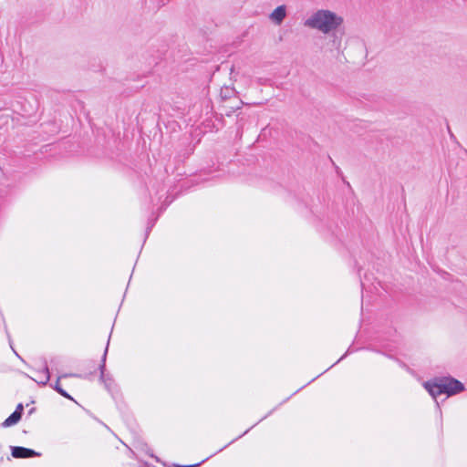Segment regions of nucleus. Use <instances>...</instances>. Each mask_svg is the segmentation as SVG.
<instances>
[{
	"mask_svg": "<svg viewBox=\"0 0 467 467\" xmlns=\"http://www.w3.org/2000/svg\"><path fill=\"white\" fill-rule=\"evenodd\" d=\"M67 377H80L79 375L78 374H64V375H61L57 378V379L56 380V382L54 384H51V387L57 392L59 393L62 397L67 399V400H74V399L60 386V379H63V378H67Z\"/></svg>",
	"mask_w": 467,
	"mask_h": 467,
	"instance_id": "nucleus-6",
	"label": "nucleus"
},
{
	"mask_svg": "<svg viewBox=\"0 0 467 467\" xmlns=\"http://www.w3.org/2000/svg\"><path fill=\"white\" fill-rule=\"evenodd\" d=\"M36 374V379H31L34 381H36L38 385L46 386L50 379V372L47 366V362L45 358L43 359V368L41 370H37Z\"/></svg>",
	"mask_w": 467,
	"mask_h": 467,
	"instance_id": "nucleus-5",
	"label": "nucleus"
},
{
	"mask_svg": "<svg viewBox=\"0 0 467 467\" xmlns=\"http://www.w3.org/2000/svg\"><path fill=\"white\" fill-rule=\"evenodd\" d=\"M343 18L330 10L320 9L308 17L304 25L307 27L317 29L324 34H328L339 27Z\"/></svg>",
	"mask_w": 467,
	"mask_h": 467,
	"instance_id": "nucleus-2",
	"label": "nucleus"
},
{
	"mask_svg": "<svg viewBox=\"0 0 467 467\" xmlns=\"http://www.w3.org/2000/svg\"><path fill=\"white\" fill-rule=\"evenodd\" d=\"M23 411H24V406H23V404H22V403H19V404L16 406V410H15L14 413H18V416H20V418H22Z\"/></svg>",
	"mask_w": 467,
	"mask_h": 467,
	"instance_id": "nucleus-13",
	"label": "nucleus"
},
{
	"mask_svg": "<svg viewBox=\"0 0 467 467\" xmlns=\"http://www.w3.org/2000/svg\"><path fill=\"white\" fill-rule=\"evenodd\" d=\"M355 349H353L351 347H349L348 348V350L346 351V353L337 360L336 361L330 368L334 367L335 365H337V363H339L341 360H343L348 355H349L350 353L354 352Z\"/></svg>",
	"mask_w": 467,
	"mask_h": 467,
	"instance_id": "nucleus-11",
	"label": "nucleus"
},
{
	"mask_svg": "<svg viewBox=\"0 0 467 467\" xmlns=\"http://www.w3.org/2000/svg\"><path fill=\"white\" fill-rule=\"evenodd\" d=\"M168 196L166 198V200H168ZM173 199H171L170 201H166V203L164 205H162L161 208H160V213H161L163 210L166 209V207L171 203L172 202Z\"/></svg>",
	"mask_w": 467,
	"mask_h": 467,
	"instance_id": "nucleus-16",
	"label": "nucleus"
},
{
	"mask_svg": "<svg viewBox=\"0 0 467 467\" xmlns=\"http://www.w3.org/2000/svg\"><path fill=\"white\" fill-rule=\"evenodd\" d=\"M305 386L301 387L300 389H296V391H295L292 395H295L296 393L299 392V390H301Z\"/></svg>",
	"mask_w": 467,
	"mask_h": 467,
	"instance_id": "nucleus-19",
	"label": "nucleus"
},
{
	"mask_svg": "<svg viewBox=\"0 0 467 467\" xmlns=\"http://www.w3.org/2000/svg\"><path fill=\"white\" fill-rule=\"evenodd\" d=\"M110 336L108 338L107 345L104 350V353L101 357L100 364L99 366V369L100 372L99 379L104 384L105 389L109 392V394L115 398L116 395L119 393V389L117 384L115 383V380L111 377V375L107 374L106 371V360H107V355L109 350V345Z\"/></svg>",
	"mask_w": 467,
	"mask_h": 467,
	"instance_id": "nucleus-3",
	"label": "nucleus"
},
{
	"mask_svg": "<svg viewBox=\"0 0 467 467\" xmlns=\"http://www.w3.org/2000/svg\"><path fill=\"white\" fill-rule=\"evenodd\" d=\"M204 461L198 462L196 464H191V465H182V464H174L173 467H198L200 466Z\"/></svg>",
	"mask_w": 467,
	"mask_h": 467,
	"instance_id": "nucleus-14",
	"label": "nucleus"
},
{
	"mask_svg": "<svg viewBox=\"0 0 467 467\" xmlns=\"http://www.w3.org/2000/svg\"><path fill=\"white\" fill-rule=\"evenodd\" d=\"M158 217H159V215L154 216V214L151 213L150 217L148 219L147 227H146V230H145L144 242L148 238L151 229L154 227V225H155V223H156V222L158 220Z\"/></svg>",
	"mask_w": 467,
	"mask_h": 467,
	"instance_id": "nucleus-9",
	"label": "nucleus"
},
{
	"mask_svg": "<svg viewBox=\"0 0 467 467\" xmlns=\"http://www.w3.org/2000/svg\"><path fill=\"white\" fill-rule=\"evenodd\" d=\"M329 368H328L327 369V371ZM325 372H326V370H325L324 372H322L321 374H319V375L317 376V378H318V377H320L321 375H323ZM317 379V377H316L315 379H312V380H310L307 384L311 383L312 381H315V379Z\"/></svg>",
	"mask_w": 467,
	"mask_h": 467,
	"instance_id": "nucleus-17",
	"label": "nucleus"
},
{
	"mask_svg": "<svg viewBox=\"0 0 467 467\" xmlns=\"http://www.w3.org/2000/svg\"><path fill=\"white\" fill-rule=\"evenodd\" d=\"M35 411V408H32L30 410H29V414H32L33 412Z\"/></svg>",
	"mask_w": 467,
	"mask_h": 467,
	"instance_id": "nucleus-21",
	"label": "nucleus"
},
{
	"mask_svg": "<svg viewBox=\"0 0 467 467\" xmlns=\"http://www.w3.org/2000/svg\"><path fill=\"white\" fill-rule=\"evenodd\" d=\"M276 409H277V407H275L272 410H270L265 416H264L261 420H259V421L256 422L254 426L257 425L259 422H261L262 420L266 419L268 416H270Z\"/></svg>",
	"mask_w": 467,
	"mask_h": 467,
	"instance_id": "nucleus-15",
	"label": "nucleus"
},
{
	"mask_svg": "<svg viewBox=\"0 0 467 467\" xmlns=\"http://www.w3.org/2000/svg\"><path fill=\"white\" fill-rule=\"evenodd\" d=\"M5 332H6V336H7L8 337H10L9 333H8V331H7V329H6V328H5Z\"/></svg>",
	"mask_w": 467,
	"mask_h": 467,
	"instance_id": "nucleus-22",
	"label": "nucleus"
},
{
	"mask_svg": "<svg viewBox=\"0 0 467 467\" xmlns=\"http://www.w3.org/2000/svg\"><path fill=\"white\" fill-rule=\"evenodd\" d=\"M286 16V7L285 5L277 6L270 15V18L276 25H280Z\"/></svg>",
	"mask_w": 467,
	"mask_h": 467,
	"instance_id": "nucleus-7",
	"label": "nucleus"
},
{
	"mask_svg": "<svg viewBox=\"0 0 467 467\" xmlns=\"http://www.w3.org/2000/svg\"><path fill=\"white\" fill-rule=\"evenodd\" d=\"M254 428V426H252L250 429L246 430L243 434H241L240 436H238L237 438L234 439L233 441H231L227 445L223 446L222 449H220L218 451H222L223 449H225L228 445L234 443L235 441H237L238 439H240L241 437H243L244 435L247 434V432L252 429Z\"/></svg>",
	"mask_w": 467,
	"mask_h": 467,
	"instance_id": "nucleus-12",
	"label": "nucleus"
},
{
	"mask_svg": "<svg viewBox=\"0 0 467 467\" xmlns=\"http://www.w3.org/2000/svg\"><path fill=\"white\" fill-rule=\"evenodd\" d=\"M289 399H290V397H288L287 399L284 400V401H282V402L279 404V406H280V405H282V404H284L285 402H286Z\"/></svg>",
	"mask_w": 467,
	"mask_h": 467,
	"instance_id": "nucleus-20",
	"label": "nucleus"
},
{
	"mask_svg": "<svg viewBox=\"0 0 467 467\" xmlns=\"http://www.w3.org/2000/svg\"><path fill=\"white\" fill-rule=\"evenodd\" d=\"M11 455L16 459H28L33 457H39L41 453L33 449L22 446H11Z\"/></svg>",
	"mask_w": 467,
	"mask_h": 467,
	"instance_id": "nucleus-4",
	"label": "nucleus"
},
{
	"mask_svg": "<svg viewBox=\"0 0 467 467\" xmlns=\"http://www.w3.org/2000/svg\"><path fill=\"white\" fill-rule=\"evenodd\" d=\"M368 281L369 280L367 275H365L364 280L360 281L362 291H365V292H368V290L370 291V287L367 284Z\"/></svg>",
	"mask_w": 467,
	"mask_h": 467,
	"instance_id": "nucleus-10",
	"label": "nucleus"
},
{
	"mask_svg": "<svg viewBox=\"0 0 467 467\" xmlns=\"http://www.w3.org/2000/svg\"><path fill=\"white\" fill-rule=\"evenodd\" d=\"M424 389L434 399L437 409L441 412L438 398L441 395L451 397L465 389L464 385L452 377L434 378L423 383Z\"/></svg>",
	"mask_w": 467,
	"mask_h": 467,
	"instance_id": "nucleus-1",
	"label": "nucleus"
},
{
	"mask_svg": "<svg viewBox=\"0 0 467 467\" xmlns=\"http://www.w3.org/2000/svg\"><path fill=\"white\" fill-rule=\"evenodd\" d=\"M20 420H21V418H20V416H18V413L13 412L4 420V422L2 423V426L4 428H8V427L14 426L16 423H18Z\"/></svg>",
	"mask_w": 467,
	"mask_h": 467,
	"instance_id": "nucleus-8",
	"label": "nucleus"
},
{
	"mask_svg": "<svg viewBox=\"0 0 467 467\" xmlns=\"http://www.w3.org/2000/svg\"><path fill=\"white\" fill-rule=\"evenodd\" d=\"M399 362L402 368H407V365L405 363H403L402 361H400V360H399Z\"/></svg>",
	"mask_w": 467,
	"mask_h": 467,
	"instance_id": "nucleus-18",
	"label": "nucleus"
}]
</instances>
